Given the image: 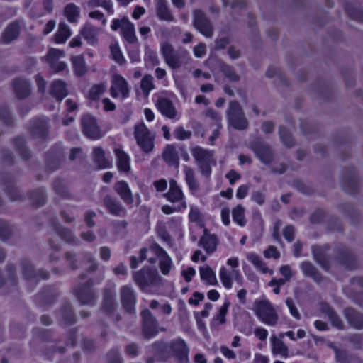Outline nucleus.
Returning <instances> with one entry per match:
<instances>
[{
  "mask_svg": "<svg viewBox=\"0 0 363 363\" xmlns=\"http://www.w3.org/2000/svg\"><path fill=\"white\" fill-rule=\"evenodd\" d=\"M133 135L136 144L145 154L151 153L155 147V135L143 122L134 125Z\"/></svg>",
  "mask_w": 363,
  "mask_h": 363,
  "instance_id": "f257e3e1",
  "label": "nucleus"
},
{
  "mask_svg": "<svg viewBox=\"0 0 363 363\" xmlns=\"http://www.w3.org/2000/svg\"><path fill=\"white\" fill-rule=\"evenodd\" d=\"M254 311L258 319L264 324L269 326H275L277 324L279 316L269 301H256Z\"/></svg>",
  "mask_w": 363,
  "mask_h": 363,
  "instance_id": "f03ea898",
  "label": "nucleus"
},
{
  "mask_svg": "<svg viewBox=\"0 0 363 363\" xmlns=\"http://www.w3.org/2000/svg\"><path fill=\"white\" fill-rule=\"evenodd\" d=\"M191 154L198 164L201 173L208 177L211 173L212 166L216 164L213 152L196 146L191 149Z\"/></svg>",
  "mask_w": 363,
  "mask_h": 363,
  "instance_id": "7ed1b4c3",
  "label": "nucleus"
},
{
  "mask_svg": "<svg viewBox=\"0 0 363 363\" xmlns=\"http://www.w3.org/2000/svg\"><path fill=\"white\" fill-rule=\"evenodd\" d=\"M111 28L114 31L120 29L121 36L128 43L135 44L138 43L135 26L127 16L113 19Z\"/></svg>",
  "mask_w": 363,
  "mask_h": 363,
  "instance_id": "20e7f679",
  "label": "nucleus"
},
{
  "mask_svg": "<svg viewBox=\"0 0 363 363\" xmlns=\"http://www.w3.org/2000/svg\"><path fill=\"white\" fill-rule=\"evenodd\" d=\"M111 82L110 94L113 98L123 100L129 96L130 89L128 81L122 75L113 74Z\"/></svg>",
  "mask_w": 363,
  "mask_h": 363,
  "instance_id": "39448f33",
  "label": "nucleus"
},
{
  "mask_svg": "<svg viewBox=\"0 0 363 363\" xmlns=\"http://www.w3.org/2000/svg\"><path fill=\"white\" fill-rule=\"evenodd\" d=\"M160 50L165 63L172 69L179 68L183 62L182 59L188 55L185 50L181 55L175 53L173 46L167 42L161 45Z\"/></svg>",
  "mask_w": 363,
  "mask_h": 363,
  "instance_id": "423d86ee",
  "label": "nucleus"
},
{
  "mask_svg": "<svg viewBox=\"0 0 363 363\" xmlns=\"http://www.w3.org/2000/svg\"><path fill=\"white\" fill-rule=\"evenodd\" d=\"M135 281L142 288L159 284L161 278L155 269H143L134 274Z\"/></svg>",
  "mask_w": 363,
  "mask_h": 363,
  "instance_id": "0eeeda50",
  "label": "nucleus"
},
{
  "mask_svg": "<svg viewBox=\"0 0 363 363\" xmlns=\"http://www.w3.org/2000/svg\"><path fill=\"white\" fill-rule=\"evenodd\" d=\"M228 120L230 125L236 129H245L248 125L240 104L235 101L231 102L230 104Z\"/></svg>",
  "mask_w": 363,
  "mask_h": 363,
  "instance_id": "6e6552de",
  "label": "nucleus"
},
{
  "mask_svg": "<svg viewBox=\"0 0 363 363\" xmlns=\"http://www.w3.org/2000/svg\"><path fill=\"white\" fill-rule=\"evenodd\" d=\"M164 197L171 203H178V211L184 210L187 207L183 191L174 179L170 180L169 189L168 192L164 194Z\"/></svg>",
  "mask_w": 363,
  "mask_h": 363,
  "instance_id": "1a4fd4ad",
  "label": "nucleus"
},
{
  "mask_svg": "<svg viewBox=\"0 0 363 363\" xmlns=\"http://www.w3.org/2000/svg\"><path fill=\"white\" fill-rule=\"evenodd\" d=\"M155 106L159 111L169 119L177 118L178 113L172 101L165 96H158Z\"/></svg>",
  "mask_w": 363,
  "mask_h": 363,
  "instance_id": "9d476101",
  "label": "nucleus"
},
{
  "mask_svg": "<svg viewBox=\"0 0 363 363\" xmlns=\"http://www.w3.org/2000/svg\"><path fill=\"white\" fill-rule=\"evenodd\" d=\"M169 349L181 363L189 362V349L184 340L180 338L173 340L169 345Z\"/></svg>",
  "mask_w": 363,
  "mask_h": 363,
  "instance_id": "9b49d317",
  "label": "nucleus"
},
{
  "mask_svg": "<svg viewBox=\"0 0 363 363\" xmlns=\"http://www.w3.org/2000/svg\"><path fill=\"white\" fill-rule=\"evenodd\" d=\"M82 123L84 132L88 137L98 139L102 136L94 117L86 115L82 118Z\"/></svg>",
  "mask_w": 363,
  "mask_h": 363,
  "instance_id": "f8f14e48",
  "label": "nucleus"
},
{
  "mask_svg": "<svg viewBox=\"0 0 363 363\" xmlns=\"http://www.w3.org/2000/svg\"><path fill=\"white\" fill-rule=\"evenodd\" d=\"M219 277L223 286L228 289H231L233 286V279L238 283L242 282V277L238 270L233 269L230 272L225 267L220 268Z\"/></svg>",
  "mask_w": 363,
  "mask_h": 363,
  "instance_id": "ddd939ff",
  "label": "nucleus"
},
{
  "mask_svg": "<svg viewBox=\"0 0 363 363\" xmlns=\"http://www.w3.org/2000/svg\"><path fill=\"white\" fill-rule=\"evenodd\" d=\"M121 300L123 308L129 313L135 311L136 298L131 287L123 286L121 289Z\"/></svg>",
  "mask_w": 363,
  "mask_h": 363,
  "instance_id": "4468645a",
  "label": "nucleus"
},
{
  "mask_svg": "<svg viewBox=\"0 0 363 363\" xmlns=\"http://www.w3.org/2000/svg\"><path fill=\"white\" fill-rule=\"evenodd\" d=\"M143 319V332L147 337L155 335L158 333L157 321L151 312L147 309L142 312Z\"/></svg>",
  "mask_w": 363,
  "mask_h": 363,
  "instance_id": "2eb2a0df",
  "label": "nucleus"
},
{
  "mask_svg": "<svg viewBox=\"0 0 363 363\" xmlns=\"http://www.w3.org/2000/svg\"><path fill=\"white\" fill-rule=\"evenodd\" d=\"M194 26L196 28L206 37H211L213 33L212 27L204 15L200 11H196L194 13Z\"/></svg>",
  "mask_w": 363,
  "mask_h": 363,
  "instance_id": "dca6fc26",
  "label": "nucleus"
},
{
  "mask_svg": "<svg viewBox=\"0 0 363 363\" xmlns=\"http://www.w3.org/2000/svg\"><path fill=\"white\" fill-rule=\"evenodd\" d=\"M113 189L120 198L127 204H131L133 202L132 191L125 181L117 182Z\"/></svg>",
  "mask_w": 363,
  "mask_h": 363,
  "instance_id": "f3484780",
  "label": "nucleus"
},
{
  "mask_svg": "<svg viewBox=\"0 0 363 363\" xmlns=\"http://www.w3.org/2000/svg\"><path fill=\"white\" fill-rule=\"evenodd\" d=\"M272 353L273 355H279L284 358L289 356V350L282 340L272 335L270 337Z\"/></svg>",
  "mask_w": 363,
  "mask_h": 363,
  "instance_id": "a211bd4d",
  "label": "nucleus"
},
{
  "mask_svg": "<svg viewBox=\"0 0 363 363\" xmlns=\"http://www.w3.org/2000/svg\"><path fill=\"white\" fill-rule=\"evenodd\" d=\"M116 165L120 172L128 173L130 170V158L128 153L121 148H116Z\"/></svg>",
  "mask_w": 363,
  "mask_h": 363,
  "instance_id": "6ab92c4d",
  "label": "nucleus"
},
{
  "mask_svg": "<svg viewBox=\"0 0 363 363\" xmlns=\"http://www.w3.org/2000/svg\"><path fill=\"white\" fill-rule=\"evenodd\" d=\"M104 204L108 212L114 216H124L125 209L122 204L111 196H107L104 199Z\"/></svg>",
  "mask_w": 363,
  "mask_h": 363,
  "instance_id": "aec40b11",
  "label": "nucleus"
},
{
  "mask_svg": "<svg viewBox=\"0 0 363 363\" xmlns=\"http://www.w3.org/2000/svg\"><path fill=\"white\" fill-rule=\"evenodd\" d=\"M344 313L350 326L357 330L363 328V315L350 308H346Z\"/></svg>",
  "mask_w": 363,
  "mask_h": 363,
  "instance_id": "412c9836",
  "label": "nucleus"
},
{
  "mask_svg": "<svg viewBox=\"0 0 363 363\" xmlns=\"http://www.w3.org/2000/svg\"><path fill=\"white\" fill-rule=\"evenodd\" d=\"M162 157L164 160L169 164L179 165V156L174 145H166L163 151Z\"/></svg>",
  "mask_w": 363,
  "mask_h": 363,
  "instance_id": "4be33fe9",
  "label": "nucleus"
},
{
  "mask_svg": "<svg viewBox=\"0 0 363 363\" xmlns=\"http://www.w3.org/2000/svg\"><path fill=\"white\" fill-rule=\"evenodd\" d=\"M106 82L94 84L87 93L86 97L90 101H97L106 91Z\"/></svg>",
  "mask_w": 363,
  "mask_h": 363,
  "instance_id": "5701e85b",
  "label": "nucleus"
},
{
  "mask_svg": "<svg viewBox=\"0 0 363 363\" xmlns=\"http://www.w3.org/2000/svg\"><path fill=\"white\" fill-rule=\"evenodd\" d=\"M99 29L90 24H86L81 30V34L88 43L94 44L97 42V35Z\"/></svg>",
  "mask_w": 363,
  "mask_h": 363,
  "instance_id": "b1692460",
  "label": "nucleus"
},
{
  "mask_svg": "<svg viewBox=\"0 0 363 363\" xmlns=\"http://www.w3.org/2000/svg\"><path fill=\"white\" fill-rule=\"evenodd\" d=\"M200 277L202 281L207 285H216L218 283L214 272L208 267H200Z\"/></svg>",
  "mask_w": 363,
  "mask_h": 363,
  "instance_id": "393cba45",
  "label": "nucleus"
},
{
  "mask_svg": "<svg viewBox=\"0 0 363 363\" xmlns=\"http://www.w3.org/2000/svg\"><path fill=\"white\" fill-rule=\"evenodd\" d=\"M70 35L69 27L64 23H60L55 35V42L58 44L65 43Z\"/></svg>",
  "mask_w": 363,
  "mask_h": 363,
  "instance_id": "a878e982",
  "label": "nucleus"
},
{
  "mask_svg": "<svg viewBox=\"0 0 363 363\" xmlns=\"http://www.w3.org/2000/svg\"><path fill=\"white\" fill-rule=\"evenodd\" d=\"M156 11L157 16L161 20L167 21H172L174 20L172 15L167 8V2L165 0L157 1Z\"/></svg>",
  "mask_w": 363,
  "mask_h": 363,
  "instance_id": "bb28decb",
  "label": "nucleus"
},
{
  "mask_svg": "<svg viewBox=\"0 0 363 363\" xmlns=\"http://www.w3.org/2000/svg\"><path fill=\"white\" fill-rule=\"evenodd\" d=\"M50 93L58 100L61 101L67 94L65 84L60 80L53 82Z\"/></svg>",
  "mask_w": 363,
  "mask_h": 363,
  "instance_id": "cd10ccee",
  "label": "nucleus"
},
{
  "mask_svg": "<svg viewBox=\"0 0 363 363\" xmlns=\"http://www.w3.org/2000/svg\"><path fill=\"white\" fill-rule=\"evenodd\" d=\"M74 71L78 76L84 75L86 71V65L83 55L73 56L71 58Z\"/></svg>",
  "mask_w": 363,
  "mask_h": 363,
  "instance_id": "c85d7f7f",
  "label": "nucleus"
},
{
  "mask_svg": "<svg viewBox=\"0 0 363 363\" xmlns=\"http://www.w3.org/2000/svg\"><path fill=\"white\" fill-rule=\"evenodd\" d=\"M64 14L69 22H76L79 17L80 9L74 4L70 3L65 7Z\"/></svg>",
  "mask_w": 363,
  "mask_h": 363,
  "instance_id": "c756f323",
  "label": "nucleus"
},
{
  "mask_svg": "<svg viewBox=\"0 0 363 363\" xmlns=\"http://www.w3.org/2000/svg\"><path fill=\"white\" fill-rule=\"evenodd\" d=\"M249 261L253 264V266L263 274H272L273 271L269 269L266 264L264 263L262 259L255 254H249L247 255Z\"/></svg>",
  "mask_w": 363,
  "mask_h": 363,
  "instance_id": "7c9ffc66",
  "label": "nucleus"
},
{
  "mask_svg": "<svg viewBox=\"0 0 363 363\" xmlns=\"http://www.w3.org/2000/svg\"><path fill=\"white\" fill-rule=\"evenodd\" d=\"M20 27L17 23H11L4 31L2 40L7 43L16 39L19 34Z\"/></svg>",
  "mask_w": 363,
  "mask_h": 363,
  "instance_id": "2f4dec72",
  "label": "nucleus"
},
{
  "mask_svg": "<svg viewBox=\"0 0 363 363\" xmlns=\"http://www.w3.org/2000/svg\"><path fill=\"white\" fill-rule=\"evenodd\" d=\"M245 212V208L241 204L237 205L232 211L233 220L242 227L247 223Z\"/></svg>",
  "mask_w": 363,
  "mask_h": 363,
  "instance_id": "473e14b6",
  "label": "nucleus"
},
{
  "mask_svg": "<svg viewBox=\"0 0 363 363\" xmlns=\"http://www.w3.org/2000/svg\"><path fill=\"white\" fill-rule=\"evenodd\" d=\"M301 268L305 275L312 277L317 282L320 281L321 276L312 264L308 262H303Z\"/></svg>",
  "mask_w": 363,
  "mask_h": 363,
  "instance_id": "72a5a7b5",
  "label": "nucleus"
},
{
  "mask_svg": "<svg viewBox=\"0 0 363 363\" xmlns=\"http://www.w3.org/2000/svg\"><path fill=\"white\" fill-rule=\"evenodd\" d=\"M184 174L186 182L191 191H196L199 189V184L195 177V173L193 169L185 167Z\"/></svg>",
  "mask_w": 363,
  "mask_h": 363,
  "instance_id": "f704fd0d",
  "label": "nucleus"
},
{
  "mask_svg": "<svg viewBox=\"0 0 363 363\" xmlns=\"http://www.w3.org/2000/svg\"><path fill=\"white\" fill-rule=\"evenodd\" d=\"M323 310L326 313L329 320L331 322V324L334 327L337 328V329L343 328V323L341 319L332 309H330V308L327 304H324L323 306Z\"/></svg>",
  "mask_w": 363,
  "mask_h": 363,
  "instance_id": "c9c22d12",
  "label": "nucleus"
},
{
  "mask_svg": "<svg viewBox=\"0 0 363 363\" xmlns=\"http://www.w3.org/2000/svg\"><path fill=\"white\" fill-rule=\"evenodd\" d=\"M94 156L100 168L104 169L111 166V162L105 158L104 151L101 148H94Z\"/></svg>",
  "mask_w": 363,
  "mask_h": 363,
  "instance_id": "e433bc0d",
  "label": "nucleus"
},
{
  "mask_svg": "<svg viewBox=\"0 0 363 363\" xmlns=\"http://www.w3.org/2000/svg\"><path fill=\"white\" fill-rule=\"evenodd\" d=\"M204 232L206 230L204 229ZM201 245L206 250H215L217 246V238L215 235L205 233L200 240Z\"/></svg>",
  "mask_w": 363,
  "mask_h": 363,
  "instance_id": "4c0bfd02",
  "label": "nucleus"
},
{
  "mask_svg": "<svg viewBox=\"0 0 363 363\" xmlns=\"http://www.w3.org/2000/svg\"><path fill=\"white\" fill-rule=\"evenodd\" d=\"M110 52L112 59L115 60L118 64L124 65L125 63V59L121 50L118 43H112L110 45Z\"/></svg>",
  "mask_w": 363,
  "mask_h": 363,
  "instance_id": "58836bf2",
  "label": "nucleus"
},
{
  "mask_svg": "<svg viewBox=\"0 0 363 363\" xmlns=\"http://www.w3.org/2000/svg\"><path fill=\"white\" fill-rule=\"evenodd\" d=\"M140 87L145 96H148L151 90L155 88L153 77L151 75H145L142 79Z\"/></svg>",
  "mask_w": 363,
  "mask_h": 363,
  "instance_id": "ea45409f",
  "label": "nucleus"
},
{
  "mask_svg": "<svg viewBox=\"0 0 363 363\" xmlns=\"http://www.w3.org/2000/svg\"><path fill=\"white\" fill-rule=\"evenodd\" d=\"M189 218L191 222L196 223L201 228H203V217L199 208L191 206Z\"/></svg>",
  "mask_w": 363,
  "mask_h": 363,
  "instance_id": "a19ab883",
  "label": "nucleus"
},
{
  "mask_svg": "<svg viewBox=\"0 0 363 363\" xmlns=\"http://www.w3.org/2000/svg\"><path fill=\"white\" fill-rule=\"evenodd\" d=\"M230 305V302L228 301H226L223 303V305L220 308L218 314L213 318V320L217 324L221 325L225 323V317L227 315Z\"/></svg>",
  "mask_w": 363,
  "mask_h": 363,
  "instance_id": "79ce46f5",
  "label": "nucleus"
},
{
  "mask_svg": "<svg viewBox=\"0 0 363 363\" xmlns=\"http://www.w3.org/2000/svg\"><path fill=\"white\" fill-rule=\"evenodd\" d=\"M65 55L64 51L55 48H51L49 50L45 59L49 62L51 67H54V63L57 61L58 59Z\"/></svg>",
  "mask_w": 363,
  "mask_h": 363,
  "instance_id": "37998d69",
  "label": "nucleus"
},
{
  "mask_svg": "<svg viewBox=\"0 0 363 363\" xmlns=\"http://www.w3.org/2000/svg\"><path fill=\"white\" fill-rule=\"evenodd\" d=\"M164 252L161 257L160 262V267L161 272L163 274H168L170 272L172 267V260L171 258L165 253V251H162Z\"/></svg>",
  "mask_w": 363,
  "mask_h": 363,
  "instance_id": "c03bdc74",
  "label": "nucleus"
},
{
  "mask_svg": "<svg viewBox=\"0 0 363 363\" xmlns=\"http://www.w3.org/2000/svg\"><path fill=\"white\" fill-rule=\"evenodd\" d=\"M16 94L18 98L23 99L30 93L29 85L25 82H18L15 84Z\"/></svg>",
  "mask_w": 363,
  "mask_h": 363,
  "instance_id": "a18cd8bd",
  "label": "nucleus"
},
{
  "mask_svg": "<svg viewBox=\"0 0 363 363\" xmlns=\"http://www.w3.org/2000/svg\"><path fill=\"white\" fill-rule=\"evenodd\" d=\"M78 299L82 304L90 303L94 299V295L90 289L85 288L81 289L78 294Z\"/></svg>",
  "mask_w": 363,
  "mask_h": 363,
  "instance_id": "49530a36",
  "label": "nucleus"
},
{
  "mask_svg": "<svg viewBox=\"0 0 363 363\" xmlns=\"http://www.w3.org/2000/svg\"><path fill=\"white\" fill-rule=\"evenodd\" d=\"M174 134L175 138L179 140L189 139L191 136V132L185 130L183 127L177 128L174 131Z\"/></svg>",
  "mask_w": 363,
  "mask_h": 363,
  "instance_id": "de8ad7c7",
  "label": "nucleus"
},
{
  "mask_svg": "<svg viewBox=\"0 0 363 363\" xmlns=\"http://www.w3.org/2000/svg\"><path fill=\"white\" fill-rule=\"evenodd\" d=\"M286 304L291 315L294 318L299 320L301 318V315H300L297 308L296 307L292 298H288L286 301Z\"/></svg>",
  "mask_w": 363,
  "mask_h": 363,
  "instance_id": "09e8293b",
  "label": "nucleus"
},
{
  "mask_svg": "<svg viewBox=\"0 0 363 363\" xmlns=\"http://www.w3.org/2000/svg\"><path fill=\"white\" fill-rule=\"evenodd\" d=\"M254 334L255 337H257L259 340L264 341L267 340L269 333L268 330H266L265 328L259 327L255 328Z\"/></svg>",
  "mask_w": 363,
  "mask_h": 363,
  "instance_id": "8fccbe9b",
  "label": "nucleus"
},
{
  "mask_svg": "<svg viewBox=\"0 0 363 363\" xmlns=\"http://www.w3.org/2000/svg\"><path fill=\"white\" fill-rule=\"evenodd\" d=\"M146 255L144 251H140L138 257H132L130 260V267L134 269L138 267L139 262H143L145 259Z\"/></svg>",
  "mask_w": 363,
  "mask_h": 363,
  "instance_id": "3c124183",
  "label": "nucleus"
},
{
  "mask_svg": "<svg viewBox=\"0 0 363 363\" xmlns=\"http://www.w3.org/2000/svg\"><path fill=\"white\" fill-rule=\"evenodd\" d=\"M226 178L228 179L229 183L233 185L237 180L241 178V175L238 172L232 169L228 172L226 174Z\"/></svg>",
  "mask_w": 363,
  "mask_h": 363,
  "instance_id": "603ef678",
  "label": "nucleus"
},
{
  "mask_svg": "<svg viewBox=\"0 0 363 363\" xmlns=\"http://www.w3.org/2000/svg\"><path fill=\"white\" fill-rule=\"evenodd\" d=\"M182 274L186 282H190L196 274V270L193 267H188L182 272Z\"/></svg>",
  "mask_w": 363,
  "mask_h": 363,
  "instance_id": "864d4df0",
  "label": "nucleus"
},
{
  "mask_svg": "<svg viewBox=\"0 0 363 363\" xmlns=\"http://www.w3.org/2000/svg\"><path fill=\"white\" fill-rule=\"evenodd\" d=\"M279 272L284 278L286 279V281H289L293 276L292 270L288 265L281 267Z\"/></svg>",
  "mask_w": 363,
  "mask_h": 363,
  "instance_id": "5fc2aeb1",
  "label": "nucleus"
},
{
  "mask_svg": "<svg viewBox=\"0 0 363 363\" xmlns=\"http://www.w3.org/2000/svg\"><path fill=\"white\" fill-rule=\"evenodd\" d=\"M153 186L157 191H164L167 187V182L164 179H160L154 182Z\"/></svg>",
  "mask_w": 363,
  "mask_h": 363,
  "instance_id": "6e6d98bb",
  "label": "nucleus"
},
{
  "mask_svg": "<svg viewBox=\"0 0 363 363\" xmlns=\"http://www.w3.org/2000/svg\"><path fill=\"white\" fill-rule=\"evenodd\" d=\"M220 352L224 357L229 359H234L236 357L235 352L226 346H221Z\"/></svg>",
  "mask_w": 363,
  "mask_h": 363,
  "instance_id": "4d7b16f0",
  "label": "nucleus"
},
{
  "mask_svg": "<svg viewBox=\"0 0 363 363\" xmlns=\"http://www.w3.org/2000/svg\"><path fill=\"white\" fill-rule=\"evenodd\" d=\"M204 298L203 294L199 292H194L193 296L189 299V303L191 305H198L200 301Z\"/></svg>",
  "mask_w": 363,
  "mask_h": 363,
  "instance_id": "13d9d810",
  "label": "nucleus"
},
{
  "mask_svg": "<svg viewBox=\"0 0 363 363\" xmlns=\"http://www.w3.org/2000/svg\"><path fill=\"white\" fill-rule=\"evenodd\" d=\"M103 108L106 111H113L116 109V105L108 98L102 100Z\"/></svg>",
  "mask_w": 363,
  "mask_h": 363,
  "instance_id": "bf43d9fd",
  "label": "nucleus"
},
{
  "mask_svg": "<svg viewBox=\"0 0 363 363\" xmlns=\"http://www.w3.org/2000/svg\"><path fill=\"white\" fill-rule=\"evenodd\" d=\"M294 233L295 231L294 228L291 225H289L284 228L283 235L289 242H291L294 238Z\"/></svg>",
  "mask_w": 363,
  "mask_h": 363,
  "instance_id": "052dcab7",
  "label": "nucleus"
},
{
  "mask_svg": "<svg viewBox=\"0 0 363 363\" xmlns=\"http://www.w3.org/2000/svg\"><path fill=\"white\" fill-rule=\"evenodd\" d=\"M249 186L247 185H242L240 186L236 192V196L239 199H244L248 194Z\"/></svg>",
  "mask_w": 363,
  "mask_h": 363,
  "instance_id": "680f3d73",
  "label": "nucleus"
},
{
  "mask_svg": "<svg viewBox=\"0 0 363 363\" xmlns=\"http://www.w3.org/2000/svg\"><path fill=\"white\" fill-rule=\"evenodd\" d=\"M194 52L196 57H201L206 54V45L200 43L194 48Z\"/></svg>",
  "mask_w": 363,
  "mask_h": 363,
  "instance_id": "e2e57ef3",
  "label": "nucleus"
},
{
  "mask_svg": "<svg viewBox=\"0 0 363 363\" xmlns=\"http://www.w3.org/2000/svg\"><path fill=\"white\" fill-rule=\"evenodd\" d=\"M221 218L225 225H228L230 223V209L228 208H223L221 210Z\"/></svg>",
  "mask_w": 363,
  "mask_h": 363,
  "instance_id": "0e129e2a",
  "label": "nucleus"
},
{
  "mask_svg": "<svg viewBox=\"0 0 363 363\" xmlns=\"http://www.w3.org/2000/svg\"><path fill=\"white\" fill-rule=\"evenodd\" d=\"M145 13V9L144 7L136 6L134 8L133 12L132 13V17L137 20L140 18L141 16H143Z\"/></svg>",
  "mask_w": 363,
  "mask_h": 363,
  "instance_id": "69168bd1",
  "label": "nucleus"
},
{
  "mask_svg": "<svg viewBox=\"0 0 363 363\" xmlns=\"http://www.w3.org/2000/svg\"><path fill=\"white\" fill-rule=\"evenodd\" d=\"M147 60L153 66L157 65L160 63V59L156 52H150L147 55Z\"/></svg>",
  "mask_w": 363,
  "mask_h": 363,
  "instance_id": "338daca9",
  "label": "nucleus"
},
{
  "mask_svg": "<svg viewBox=\"0 0 363 363\" xmlns=\"http://www.w3.org/2000/svg\"><path fill=\"white\" fill-rule=\"evenodd\" d=\"M323 257L322 251H315V252H314L315 259L323 268H326L328 266L327 261L323 257V259H320V257Z\"/></svg>",
  "mask_w": 363,
  "mask_h": 363,
  "instance_id": "774afa93",
  "label": "nucleus"
}]
</instances>
